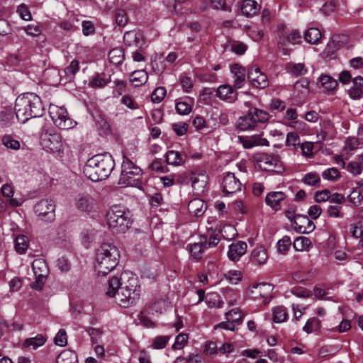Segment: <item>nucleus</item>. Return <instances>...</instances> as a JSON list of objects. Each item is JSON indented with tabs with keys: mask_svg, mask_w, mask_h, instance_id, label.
Wrapping results in <instances>:
<instances>
[{
	"mask_svg": "<svg viewBox=\"0 0 363 363\" xmlns=\"http://www.w3.org/2000/svg\"><path fill=\"white\" fill-rule=\"evenodd\" d=\"M348 200L354 206H359L363 201V195L359 190L355 189L348 196Z\"/></svg>",
	"mask_w": 363,
	"mask_h": 363,
	"instance_id": "obj_56",
	"label": "nucleus"
},
{
	"mask_svg": "<svg viewBox=\"0 0 363 363\" xmlns=\"http://www.w3.org/2000/svg\"><path fill=\"white\" fill-rule=\"evenodd\" d=\"M268 120L267 112L257 108H251L246 115L238 118L237 128L242 131L252 130L257 123H265Z\"/></svg>",
	"mask_w": 363,
	"mask_h": 363,
	"instance_id": "obj_6",
	"label": "nucleus"
},
{
	"mask_svg": "<svg viewBox=\"0 0 363 363\" xmlns=\"http://www.w3.org/2000/svg\"><path fill=\"white\" fill-rule=\"evenodd\" d=\"M330 198V191L328 189L317 191L314 195V200L317 203L325 202L329 201Z\"/></svg>",
	"mask_w": 363,
	"mask_h": 363,
	"instance_id": "obj_60",
	"label": "nucleus"
},
{
	"mask_svg": "<svg viewBox=\"0 0 363 363\" xmlns=\"http://www.w3.org/2000/svg\"><path fill=\"white\" fill-rule=\"evenodd\" d=\"M86 331L90 336L92 345L97 344L99 342V340L103 334V330L99 328H88Z\"/></svg>",
	"mask_w": 363,
	"mask_h": 363,
	"instance_id": "obj_57",
	"label": "nucleus"
},
{
	"mask_svg": "<svg viewBox=\"0 0 363 363\" xmlns=\"http://www.w3.org/2000/svg\"><path fill=\"white\" fill-rule=\"evenodd\" d=\"M207 249V244L203 242L194 243L190 247V253L195 259H201L202 252Z\"/></svg>",
	"mask_w": 363,
	"mask_h": 363,
	"instance_id": "obj_42",
	"label": "nucleus"
},
{
	"mask_svg": "<svg viewBox=\"0 0 363 363\" xmlns=\"http://www.w3.org/2000/svg\"><path fill=\"white\" fill-rule=\"evenodd\" d=\"M311 242L306 237L300 236L296 238L293 243L294 248L296 251H303L309 248Z\"/></svg>",
	"mask_w": 363,
	"mask_h": 363,
	"instance_id": "obj_39",
	"label": "nucleus"
},
{
	"mask_svg": "<svg viewBox=\"0 0 363 363\" xmlns=\"http://www.w3.org/2000/svg\"><path fill=\"white\" fill-rule=\"evenodd\" d=\"M259 9L260 6L254 0H244L240 7L242 14L248 17L255 15Z\"/></svg>",
	"mask_w": 363,
	"mask_h": 363,
	"instance_id": "obj_26",
	"label": "nucleus"
},
{
	"mask_svg": "<svg viewBox=\"0 0 363 363\" xmlns=\"http://www.w3.org/2000/svg\"><path fill=\"white\" fill-rule=\"evenodd\" d=\"M79 69V64L77 60H72L69 65L65 69V74L67 77H72Z\"/></svg>",
	"mask_w": 363,
	"mask_h": 363,
	"instance_id": "obj_62",
	"label": "nucleus"
},
{
	"mask_svg": "<svg viewBox=\"0 0 363 363\" xmlns=\"http://www.w3.org/2000/svg\"><path fill=\"white\" fill-rule=\"evenodd\" d=\"M230 72L233 74L235 79L233 81V87L240 89L244 86L246 79L245 69L238 64H234L230 67Z\"/></svg>",
	"mask_w": 363,
	"mask_h": 363,
	"instance_id": "obj_18",
	"label": "nucleus"
},
{
	"mask_svg": "<svg viewBox=\"0 0 363 363\" xmlns=\"http://www.w3.org/2000/svg\"><path fill=\"white\" fill-rule=\"evenodd\" d=\"M285 198V194L282 191H272L266 196L265 201L274 210L278 211L281 208L280 202L284 200Z\"/></svg>",
	"mask_w": 363,
	"mask_h": 363,
	"instance_id": "obj_21",
	"label": "nucleus"
},
{
	"mask_svg": "<svg viewBox=\"0 0 363 363\" xmlns=\"http://www.w3.org/2000/svg\"><path fill=\"white\" fill-rule=\"evenodd\" d=\"M247 247V244L242 241H238L232 243L229 246L228 252V258L233 262L239 260L241 256L245 253Z\"/></svg>",
	"mask_w": 363,
	"mask_h": 363,
	"instance_id": "obj_17",
	"label": "nucleus"
},
{
	"mask_svg": "<svg viewBox=\"0 0 363 363\" xmlns=\"http://www.w3.org/2000/svg\"><path fill=\"white\" fill-rule=\"evenodd\" d=\"M14 108L18 121L22 123L30 118L40 117L44 113L40 98L37 94L30 92L17 97Z\"/></svg>",
	"mask_w": 363,
	"mask_h": 363,
	"instance_id": "obj_2",
	"label": "nucleus"
},
{
	"mask_svg": "<svg viewBox=\"0 0 363 363\" xmlns=\"http://www.w3.org/2000/svg\"><path fill=\"white\" fill-rule=\"evenodd\" d=\"M216 93V89L205 87L203 88L199 94V100L203 101L205 104H209L211 101V96Z\"/></svg>",
	"mask_w": 363,
	"mask_h": 363,
	"instance_id": "obj_53",
	"label": "nucleus"
},
{
	"mask_svg": "<svg viewBox=\"0 0 363 363\" xmlns=\"http://www.w3.org/2000/svg\"><path fill=\"white\" fill-rule=\"evenodd\" d=\"M129 285H125L121 288L118 293L116 301L122 307L128 308L139 298V289L137 286L136 279L132 276L130 279Z\"/></svg>",
	"mask_w": 363,
	"mask_h": 363,
	"instance_id": "obj_7",
	"label": "nucleus"
},
{
	"mask_svg": "<svg viewBox=\"0 0 363 363\" xmlns=\"http://www.w3.org/2000/svg\"><path fill=\"white\" fill-rule=\"evenodd\" d=\"M46 342V337L41 334L37 335L34 337H30L25 340L23 347L25 348H32L33 350L43 346Z\"/></svg>",
	"mask_w": 363,
	"mask_h": 363,
	"instance_id": "obj_28",
	"label": "nucleus"
},
{
	"mask_svg": "<svg viewBox=\"0 0 363 363\" xmlns=\"http://www.w3.org/2000/svg\"><path fill=\"white\" fill-rule=\"evenodd\" d=\"M119 252L111 243H103L95 255L94 268L99 275L106 276L118 265Z\"/></svg>",
	"mask_w": 363,
	"mask_h": 363,
	"instance_id": "obj_3",
	"label": "nucleus"
},
{
	"mask_svg": "<svg viewBox=\"0 0 363 363\" xmlns=\"http://www.w3.org/2000/svg\"><path fill=\"white\" fill-rule=\"evenodd\" d=\"M40 145L48 151L59 152L63 150L64 142L59 133L53 130H45L41 134Z\"/></svg>",
	"mask_w": 363,
	"mask_h": 363,
	"instance_id": "obj_9",
	"label": "nucleus"
},
{
	"mask_svg": "<svg viewBox=\"0 0 363 363\" xmlns=\"http://www.w3.org/2000/svg\"><path fill=\"white\" fill-rule=\"evenodd\" d=\"M114 166V160L109 153L98 154L86 161L83 173L92 182H99L108 178Z\"/></svg>",
	"mask_w": 363,
	"mask_h": 363,
	"instance_id": "obj_1",
	"label": "nucleus"
},
{
	"mask_svg": "<svg viewBox=\"0 0 363 363\" xmlns=\"http://www.w3.org/2000/svg\"><path fill=\"white\" fill-rule=\"evenodd\" d=\"M286 144L288 146H293L296 147L300 145V138L298 133L295 132H290L286 135Z\"/></svg>",
	"mask_w": 363,
	"mask_h": 363,
	"instance_id": "obj_59",
	"label": "nucleus"
},
{
	"mask_svg": "<svg viewBox=\"0 0 363 363\" xmlns=\"http://www.w3.org/2000/svg\"><path fill=\"white\" fill-rule=\"evenodd\" d=\"M287 318V313L283 306H277L273 308V320L274 323H280L284 322Z\"/></svg>",
	"mask_w": 363,
	"mask_h": 363,
	"instance_id": "obj_45",
	"label": "nucleus"
},
{
	"mask_svg": "<svg viewBox=\"0 0 363 363\" xmlns=\"http://www.w3.org/2000/svg\"><path fill=\"white\" fill-rule=\"evenodd\" d=\"M49 114L55 125L62 130H68L74 128L77 122L71 119L66 108L51 104L49 107Z\"/></svg>",
	"mask_w": 363,
	"mask_h": 363,
	"instance_id": "obj_8",
	"label": "nucleus"
},
{
	"mask_svg": "<svg viewBox=\"0 0 363 363\" xmlns=\"http://www.w3.org/2000/svg\"><path fill=\"white\" fill-rule=\"evenodd\" d=\"M238 313V309H232L229 312L225 313L226 318L228 319V321L225 322H221L219 324L216 325L215 326V329L217 328H223L228 330L233 331L235 330V324L234 321H230V317H233V315H237Z\"/></svg>",
	"mask_w": 363,
	"mask_h": 363,
	"instance_id": "obj_34",
	"label": "nucleus"
},
{
	"mask_svg": "<svg viewBox=\"0 0 363 363\" xmlns=\"http://www.w3.org/2000/svg\"><path fill=\"white\" fill-rule=\"evenodd\" d=\"M222 186L223 192L230 195L240 191L242 184L234 173L227 172L223 177Z\"/></svg>",
	"mask_w": 363,
	"mask_h": 363,
	"instance_id": "obj_12",
	"label": "nucleus"
},
{
	"mask_svg": "<svg viewBox=\"0 0 363 363\" xmlns=\"http://www.w3.org/2000/svg\"><path fill=\"white\" fill-rule=\"evenodd\" d=\"M362 145L363 142H362L358 138H356L352 137L347 139L344 149L345 150H348L350 151H353Z\"/></svg>",
	"mask_w": 363,
	"mask_h": 363,
	"instance_id": "obj_49",
	"label": "nucleus"
},
{
	"mask_svg": "<svg viewBox=\"0 0 363 363\" xmlns=\"http://www.w3.org/2000/svg\"><path fill=\"white\" fill-rule=\"evenodd\" d=\"M108 58L112 64L116 65L121 64L124 60L123 50L119 48L112 49L108 53Z\"/></svg>",
	"mask_w": 363,
	"mask_h": 363,
	"instance_id": "obj_37",
	"label": "nucleus"
},
{
	"mask_svg": "<svg viewBox=\"0 0 363 363\" xmlns=\"http://www.w3.org/2000/svg\"><path fill=\"white\" fill-rule=\"evenodd\" d=\"M321 328V320L315 317L309 318L305 325L303 327V330L307 334L315 333Z\"/></svg>",
	"mask_w": 363,
	"mask_h": 363,
	"instance_id": "obj_31",
	"label": "nucleus"
},
{
	"mask_svg": "<svg viewBox=\"0 0 363 363\" xmlns=\"http://www.w3.org/2000/svg\"><path fill=\"white\" fill-rule=\"evenodd\" d=\"M336 8L335 0H328L326 1L320 11L325 16H329L332 13Z\"/></svg>",
	"mask_w": 363,
	"mask_h": 363,
	"instance_id": "obj_61",
	"label": "nucleus"
},
{
	"mask_svg": "<svg viewBox=\"0 0 363 363\" xmlns=\"http://www.w3.org/2000/svg\"><path fill=\"white\" fill-rule=\"evenodd\" d=\"M82 33L85 36L93 35L95 33V26L94 23L90 21H82Z\"/></svg>",
	"mask_w": 363,
	"mask_h": 363,
	"instance_id": "obj_64",
	"label": "nucleus"
},
{
	"mask_svg": "<svg viewBox=\"0 0 363 363\" xmlns=\"http://www.w3.org/2000/svg\"><path fill=\"white\" fill-rule=\"evenodd\" d=\"M169 338L170 337L167 335L157 336L153 340L152 347L156 350L163 349L166 347Z\"/></svg>",
	"mask_w": 363,
	"mask_h": 363,
	"instance_id": "obj_55",
	"label": "nucleus"
},
{
	"mask_svg": "<svg viewBox=\"0 0 363 363\" xmlns=\"http://www.w3.org/2000/svg\"><path fill=\"white\" fill-rule=\"evenodd\" d=\"M224 278L231 284H237L241 279L240 272L236 270L228 271L224 274Z\"/></svg>",
	"mask_w": 363,
	"mask_h": 363,
	"instance_id": "obj_48",
	"label": "nucleus"
},
{
	"mask_svg": "<svg viewBox=\"0 0 363 363\" xmlns=\"http://www.w3.org/2000/svg\"><path fill=\"white\" fill-rule=\"evenodd\" d=\"M2 144L7 148L17 150L20 148V142L10 135H5L1 138Z\"/></svg>",
	"mask_w": 363,
	"mask_h": 363,
	"instance_id": "obj_43",
	"label": "nucleus"
},
{
	"mask_svg": "<svg viewBox=\"0 0 363 363\" xmlns=\"http://www.w3.org/2000/svg\"><path fill=\"white\" fill-rule=\"evenodd\" d=\"M186 157V155H183L179 152L174 150H169L165 154L167 163L173 166L182 165L185 162Z\"/></svg>",
	"mask_w": 363,
	"mask_h": 363,
	"instance_id": "obj_25",
	"label": "nucleus"
},
{
	"mask_svg": "<svg viewBox=\"0 0 363 363\" xmlns=\"http://www.w3.org/2000/svg\"><path fill=\"white\" fill-rule=\"evenodd\" d=\"M166 89L163 86L156 88L151 94V100L154 103H160L166 95Z\"/></svg>",
	"mask_w": 363,
	"mask_h": 363,
	"instance_id": "obj_50",
	"label": "nucleus"
},
{
	"mask_svg": "<svg viewBox=\"0 0 363 363\" xmlns=\"http://www.w3.org/2000/svg\"><path fill=\"white\" fill-rule=\"evenodd\" d=\"M189 125L185 122H179L172 124V129L178 136H182L188 130Z\"/></svg>",
	"mask_w": 363,
	"mask_h": 363,
	"instance_id": "obj_54",
	"label": "nucleus"
},
{
	"mask_svg": "<svg viewBox=\"0 0 363 363\" xmlns=\"http://www.w3.org/2000/svg\"><path fill=\"white\" fill-rule=\"evenodd\" d=\"M147 73L145 70L142 69L133 72L130 82L134 83L135 86H140L144 84L147 82Z\"/></svg>",
	"mask_w": 363,
	"mask_h": 363,
	"instance_id": "obj_35",
	"label": "nucleus"
},
{
	"mask_svg": "<svg viewBox=\"0 0 363 363\" xmlns=\"http://www.w3.org/2000/svg\"><path fill=\"white\" fill-rule=\"evenodd\" d=\"M191 180V186L196 194L203 192L204 191L206 184V182L205 180H200V179L196 176L192 177Z\"/></svg>",
	"mask_w": 363,
	"mask_h": 363,
	"instance_id": "obj_51",
	"label": "nucleus"
},
{
	"mask_svg": "<svg viewBox=\"0 0 363 363\" xmlns=\"http://www.w3.org/2000/svg\"><path fill=\"white\" fill-rule=\"evenodd\" d=\"M116 22L119 26H124L128 23V17L124 10H118L116 13Z\"/></svg>",
	"mask_w": 363,
	"mask_h": 363,
	"instance_id": "obj_63",
	"label": "nucleus"
},
{
	"mask_svg": "<svg viewBox=\"0 0 363 363\" xmlns=\"http://www.w3.org/2000/svg\"><path fill=\"white\" fill-rule=\"evenodd\" d=\"M287 70L294 77L304 75L307 72V69L303 63L288 65Z\"/></svg>",
	"mask_w": 363,
	"mask_h": 363,
	"instance_id": "obj_40",
	"label": "nucleus"
},
{
	"mask_svg": "<svg viewBox=\"0 0 363 363\" xmlns=\"http://www.w3.org/2000/svg\"><path fill=\"white\" fill-rule=\"evenodd\" d=\"M301 41V35L296 30H291L289 33L283 31L279 35V44L289 43L293 45L298 44Z\"/></svg>",
	"mask_w": 363,
	"mask_h": 363,
	"instance_id": "obj_22",
	"label": "nucleus"
},
{
	"mask_svg": "<svg viewBox=\"0 0 363 363\" xmlns=\"http://www.w3.org/2000/svg\"><path fill=\"white\" fill-rule=\"evenodd\" d=\"M109 82V79L104 74H97L89 82V86L91 88H103Z\"/></svg>",
	"mask_w": 363,
	"mask_h": 363,
	"instance_id": "obj_33",
	"label": "nucleus"
},
{
	"mask_svg": "<svg viewBox=\"0 0 363 363\" xmlns=\"http://www.w3.org/2000/svg\"><path fill=\"white\" fill-rule=\"evenodd\" d=\"M239 142L245 149H250L255 146H269V141L262 138V135H254L250 137H238Z\"/></svg>",
	"mask_w": 363,
	"mask_h": 363,
	"instance_id": "obj_16",
	"label": "nucleus"
},
{
	"mask_svg": "<svg viewBox=\"0 0 363 363\" xmlns=\"http://www.w3.org/2000/svg\"><path fill=\"white\" fill-rule=\"evenodd\" d=\"M342 206L337 205H330L326 211L327 215L330 218H341L344 216L341 212Z\"/></svg>",
	"mask_w": 363,
	"mask_h": 363,
	"instance_id": "obj_52",
	"label": "nucleus"
},
{
	"mask_svg": "<svg viewBox=\"0 0 363 363\" xmlns=\"http://www.w3.org/2000/svg\"><path fill=\"white\" fill-rule=\"evenodd\" d=\"M291 245V240L289 236L285 235L277 242V251L281 254H286Z\"/></svg>",
	"mask_w": 363,
	"mask_h": 363,
	"instance_id": "obj_46",
	"label": "nucleus"
},
{
	"mask_svg": "<svg viewBox=\"0 0 363 363\" xmlns=\"http://www.w3.org/2000/svg\"><path fill=\"white\" fill-rule=\"evenodd\" d=\"M142 169L133 162L128 157L123 156L121 166L120 183L142 189Z\"/></svg>",
	"mask_w": 363,
	"mask_h": 363,
	"instance_id": "obj_5",
	"label": "nucleus"
},
{
	"mask_svg": "<svg viewBox=\"0 0 363 363\" xmlns=\"http://www.w3.org/2000/svg\"><path fill=\"white\" fill-rule=\"evenodd\" d=\"M295 230L299 233L308 234L315 228V224L306 216L296 215V219L293 223Z\"/></svg>",
	"mask_w": 363,
	"mask_h": 363,
	"instance_id": "obj_14",
	"label": "nucleus"
},
{
	"mask_svg": "<svg viewBox=\"0 0 363 363\" xmlns=\"http://www.w3.org/2000/svg\"><path fill=\"white\" fill-rule=\"evenodd\" d=\"M216 96L222 101L229 103L234 102L238 98V93L235 91L233 86L223 84L216 89Z\"/></svg>",
	"mask_w": 363,
	"mask_h": 363,
	"instance_id": "obj_15",
	"label": "nucleus"
},
{
	"mask_svg": "<svg viewBox=\"0 0 363 363\" xmlns=\"http://www.w3.org/2000/svg\"><path fill=\"white\" fill-rule=\"evenodd\" d=\"M247 77L254 87L264 89L269 85L267 75L262 73L258 67H250Z\"/></svg>",
	"mask_w": 363,
	"mask_h": 363,
	"instance_id": "obj_13",
	"label": "nucleus"
},
{
	"mask_svg": "<svg viewBox=\"0 0 363 363\" xmlns=\"http://www.w3.org/2000/svg\"><path fill=\"white\" fill-rule=\"evenodd\" d=\"M130 274V273L125 272L121 274L120 278L117 277H113L111 279H110L108 281V287L106 291V295L109 297L115 296L118 289L121 290V288L123 285V283L121 282V280L125 277H128Z\"/></svg>",
	"mask_w": 363,
	"mask_h": 363,
	"instance_id": "obj_19",
	"label": "nucleus"
},
{
	"mask_svg": "<svg viewBox=\"0 0 363 363\" xmlns=\"http://www.w3.org/2000/svg\"><path fill=\"white\" fill-rule=\"evenodd\" d=\"M108 226L118 233H125L133 223L130 211L120 206H113L106 214Z\"/></svg>",
	"mask_w": 363,
	"mask_h": 363,
	"instance_id": "obj_4",
	"label": "nucleus"
},
{
	"mask_svg": "<svg viewBox=\"0 0 363 363\" xmlns=\"http://www.w3.org/2000/svg\"><path fill=\"white\" fill-rule=\"evenodd\" d=\"M257 162L264 170L274 171L279 161L277 156L264 153L259 157Z\"/></svg>",
	"mask_w": 363,
	"mask_h": 363,
	"instance_id": "obj_20",
	"label": "nucleus"
},
{
	"mask_svg": "<svg viewBox=\"0 0 363 363\" xmlns=\"http://www.w3.org/2000/svg\"><path fill=\"white\" fill-rule=\"evenodd\" d=\"M188 210L189 213L196 216H200L204 213L206 210V205L204 202L199 199L191 200L188 204Z\"/></svg>",
	"mask_w": 363,
	"mask_h": 363,
	"instance_id": "obj_27",
	"label": "nucleus"
},
{
	"mask_svg": "<svg viewBox=\"0 0 363 363\" xmlns=\"http://www.w3.org/2000/svg\"><path fill=\"white\" fill-rule=\"evenodd\" d=\"M75 205L77 208L82 211H90L94 206V199L87 194L79 195Z\"/></svg>",
	"mask_w": 363,
	"mask_h": 363,
	"instance_id": "obj_24",
	"label": "nucleus"
},
{
	"mask_svg": "<svg viewBox=\"0 0 363 363\" xmlns=\"http://www.w3.org/2000/svg\"><path fill=\"white\" fill-rule=\"evenodd\" d=\"M320 82L322 86L327 91H333L337 86V82L328 75H321Z\"/></svg>",
	"mask_w": 363,
	"mask_h": 363,
	"instance_id": "obj_41",
	"label": "nucleus"
},
{
	"mask_svg": "<svg viewBox=\"0 0 363 363\" xmlns=\"http://www.w3.org/2000/svg\"><path fill=\"white\" fill-rule=\"evenodd\" d=\"M54 342L60 347H65L67 343L66 331L60 329L54 337Z\"/></svg>",
	"mask_w": 363,
	"mask_h": 363,
	"instance_id": "obj_58",
	"label": "nucleus"
},
{
	"mask_svg": "<svg viewBox=\"0 0 363 363\" xmlns=\"http://www.w3.org/2000/svg\"><path fill=\"white\" fill-rule=\"evenodd\" d=\"M55 205L52 200L43 199L34 206L35 213L45 220H52L55 218Z\"/></svg>",
	"mask_w": 363,
	"mask_h": 363,
	"instance_id": "obj_11",
	"label": "nucleus"
},
{
	"mask_svg": "<svg viewBox=\"0 0 363 363\" xmlns=\"http://www.w3.org/2000/svg\"><path fill=\"white\" fill-rule=\"evenodd\" d=\"M322 177L329 181H337L340 177V173L337 168L331 167L323 172Z\"/></svg>",
	"mask_w": 363,
	"mask_h": 363,
	"instance_id": "obj_47",
	"label": "nucleus"
},
{
	"mask_svg": "<svg viewBox=\"0 0 363 363\" xmlns=\"http://www.w3.org/2000/svg\"><path fill=\"white\" fill-rule=\"evenodd\" d=\"M32 269L35 275L46 274L48 269L45 262L42 259H36L32 263Z\"/></svg>",
	"mask_w": 363,
	"mask_h": 363,
	"instance_id": "obj_44",
	"label": "nucleus"
},
{
	"mask_svg": "<svg viewBox=\"0 0 363 363\" xmlns=\"http://www.w3.org/2000/svg\"><path fill=\"white\" fill-rule=\"evenodd\" d=\"M268 259L267 250L263 247H255L250 256L251 262L255 265H262L266 263Z\"/></svg>",
	"mask_w": 363,
	"mask_h": 363,
	"instance_id": "obj_23",
	"label": "nucleus"
},
{
	"mask_svg": "<svg viewBox=\"0 0 363 363\" xmlns=\"http://www.w3.org/2000/svg\"><path fill=\"white\" fill-rule=\"evenodd\" d=\"M346 168L353 175L360 174L363 169V154L359 155L356 160L349 162Z\"/></svg>",
	"mask_w": 363,
	"mask_h": 363,
	"instance_id": "obj_29",
	"label": "nucleus"
},
{
	"mask_svg": "<svg viewBox=\"0 0 363 363\" xmlns=\"http://www.w3.org/2000/svg\"><path fill=\"white\" fill-rule=\"evenodd\" d=\"M273 287L270 284L259 283L253 285L250 290V297L254 300L262 299L264 305L272 300Z\"/></svg>",
	"mask_w": 363,
	"mask_h": 363,
	"instance_id": "obj_10",
	"label": "nucleus"
},
{
	"mask_svg": "<svg viewBox=\"0 0 363 363\" xmlns=\"http://www.w3.org/2000/svg\"><path fill=\"white\" fill-rule=\"evenodd\" d=\"M301 182L306 185L313 187H319L320 186V177L316 172L306 174L301 179Z\"/></svg>",
	"mask_w": 363,
	"mask_h": 363,
	"instance_id": "obj_32",
	"label": "nucleus"
},
{
	"mask_svg": "<svg viewBox=\"0 0 363 363\" xmlns=\"http://www.w3.org/2000/svg\"><path fill=\"white\" fill-rule=\"evenodd\" d=\"M57 363H78L77 356L72 350H64L57 356Z\"/></svg>",
	"mask_w": 363,
	"mask_h": 363,
	"instance_id": "obj_30",
	"label": "nucleus"
},
{
	"mask_svg": "<svg viewBox=\"0 0 363 363\" xmlns=\"http://www.w3.org/2000/svg\"><path fill=\"white\" fill-rule=\"evenodd\" d=\"M304 38L309 43L316 44L321 38L320 31L316 28H311L306 31Z\"/></svg>",
	"mask_w": 363,
	"mask_h": 363,
	"instance_id": "obj_36",
	"label": "nucleus"
},
{
	"mask_svg": "<svg viewBox=\"0 0 363 363\" xmlns=\"http://www.w3.org/2000/svg\"><path fill=\"white\" fill-rule=\"evenodd\" d=\"M28 247V239L26 235H18L15 239V249L19 254H23Z\"/></svg>",
	"mask_w": 363,
	"mask_h": 363,
	"instance_id": "obj_38",
	"label": "nucleus"
}]
</instances>
